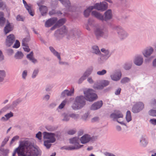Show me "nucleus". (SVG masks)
I'll use <instances>...</instances> for the list:
<instances>
[{"label":"nucleus","mask_w":156,"mask_h":156,"mask_svg":"<svg viewBox=\"0 0 156 156\" xmlns=\"http://www.w3.org/2000/svg\"><path fill=\"white\" fill-rule=\"evenodd\" d=\"M28 75V71L26 70L23 71L22 73V77L23 80H26Z\"/></svg>","instance_id":"nucleus-46"},{"label":"nucleus","mask_w":156,"mask_h":156,"mask_svg":"<svg viewBox=\"0 0 156 156\" xmlns=\"http://www.w3.org/2000/svg\"><path fill=\"white\" fill-rule=\"evenodd\" d=\"M107 3L105 1L101 2L99 3H97L94 6H91L88 7L84 11V15L85 17H87L89 16L91 10L94 9L103 11L107 9Z\"/></svg>","instance_id":"nucleus-4"},{"label":"nucleus","mask_w":156,"mask_h":156,"mask_svg":"<svg viewBox=\"0 0 156 156\" xmlns=\"http://www.w3.org/2000/svg\"><path fill=\"white\" fill-rule=\"evenodd\" d=\"M39 9L41 15L43 16L45 15L48 11V8L45 6L41 5Z\"/></svg>","instance_id":"nucleus-29"},{"label":"nucleus","mask_w":156,"mask_h":156,"mask_svg":"<svg viewBox=\"0 0 156 156\" xmlns=\"http://www.w3.org/2000/svg\"><path fill=\"white\" fill-rule=\"evenodd\" d=\"M43 137L44 139H48L47 140L51 142H55L56 141L55 136L56 134L53 133H49L44 132L43 133Z\"/></svg>","instance_id":"nucleus-12"},{"label":"nucleus","mask_w":156,"mask_h":156,"mask_svg":"<svg viewBox=\"0 0 156 156\" xmlns=\"http://www.w3.org/2000/svg\"><path fill=\"white\" fill-rule=\"evenodd\" d=\"M56 105L57 104L56 102H52L49 105V107L50 108H54Z\"/></svg>","instance_id":"nucleus-60"},{"label":"nucleus","mask_w":156,"mask_h":156,"mask_svg":"<svg viewBox=\"0 0 156 156\" xmlns=\"http://www.w3.org/2000/svg\"><path fill=\"white\" fill-rule=\"evenodd\" d=\"M150 122L151 124L155 125H156V119H151L149 121Z\"/></svg>","instance_id":"nucleus-64"},{"label":"nucleus","mask_w":156,"mask_h":156,"mask_svg":"<svg viewBox=\"0 0 156 156\" xmlns=\"http://www.w3.org/2000/svg\"><path fill=\"white\" fill-rule=\"evenodd\" d=\"M53 143V142H51L48 140H46L44 141V144L46 148L48 149L51 147L52 145L51 143Z\"/></svg>","instance_id":"nucleus-43"},{"label":"nucleus","mask_w":156,"mask_h":156,"mask_svg":"<svg viewBox=\"0 0 156 156\" xmlns=\"http://www.w3.org/2000/svg\"><path fill=\"white\" fill-rule=\"evenodd\" d=\"M110 117L113 121H116L122 125H126L125 123L122 121L123 115L120 111H115L111 114Z\"/></svg>","instance_id":"nucleus-8"},{"label":"nucleus","mask_w":156,"mask_h":156,"mask_svg":"<svg viewBox=\"0 0 156 156\" xmlns=\"http://www.w3.org/2000/svg\"><path fill=\"white\" fill-rule=\"evenodd\" d=\"M21 102V100L19 99H17L14 101L12 105H10L11 108H13L16 107Z\"/></svg>","instance_id":"nucleus-37"},{"label":"nucleus","mask_w":156,"mask_h":156,"mask_svg":"<svg viewBox=\"0 0 156 156\" xmlns=\"http://www.w3.org/2000/svg\"><path fill=\"white\" fill-rule=\"evenodd\" d=\"M0 151L1 154V156H7L9 152V150L8 149H4L2 147L0 148Z\"/></svg>","instance_id":"nucleus-33"},{"label":"nucleus","mask_w":156,"mask_h":156,"mask_svg":"<svg viewBox=\"0 0 156 156\" xmlns=\"http://www.w3.org/2000/svg\"><path fill=\"white\" fill-rule=\"evenodd\" d=\"M109 83V81L104 80L102 82L101 85H97L95 84L93 86V87L95 89H103L104 87L108 85Z\"/></svg>","instance_id":"nucleus-23"},{"label":"nucleus","mask_w":156,"mask_h":156,"mask_svg":"<svg viewBox=\"0 0 156 156\" xmlns=\"http://www.w3.org/2000/svg\"><path fill=\"white\" fill-rule=\"evenodd\" d=\"M67 101V100L66 99L64 100L58 106V108L59 109L63 108L66 104Z\"/></svg>","instance_id":"nucleus-49"},{"label":"nucleus","mask_w":156,"mask_h":156,"mask_svg":"<svg viewBox=\"0 0 156 156\" xmlns=\"http://www.w3.org/2000/svg\"><path fill=\"white\" fill-rule=\"evenodd\" d=\"M92 89H88L84 91L86 99L83 96L76 97L74 103L72 105V108L74 110L81 109L86 104V99L90 101L95 100L98 98L97 95Z\"/></svg>","instance_id":"nucleus-2"},{"label":"nucleus","mask_w":156,"mask_h":156,"mask_svg":"<svg viewBox=\"0 0 156 156\" xmlns=\"http://www.w3.org/2000/svg\"><path fill=\"white\" fill-rule=\"evenodd\" d=\"M154 51L153 48L149 46L145 48L142 51V53L144 56L146 58H148L152 54Z\"/></svg>","instance_id":"nucleus-15"},{"label":"nucleus","mask_w":156,"mask_h":156,"mask_svg":"<svg viewBox=\"0 0 156 156\" xmlns=\"http://www.w3.org/2000/svg\"><path fill=\"white\" fill-rule=\"evenodd\" d=\"M49 48L54 55L56 57L58 58H60V54L53 47L50 46L49 47Z\"/></svg>","instance_id":"nucleus-32"},{"label":"nucleus","mask_w":156,"mask_h":156,"mask_svg":"<svg viewBox=\"0 0 156 156\" xmlns=\"http://www.w3.org/2000/svg\"><path fill=\"white\" fill-rule=\"evenodd\" d=\"M107 72V71L105 69H103L101 71H98L97 72V75L99 76H102L105 75Z\"/></svg>","instance_id":"nucleus-47"},{"label":"nucleus","mask_w":156,"mask_h":156,"mask_svg":"<svg viewBox=\"0 0 156 156\" xmlns=\"http://www.w3.org/2000/svg\"><path fill=\"white\" fill-rule=\"evenodd\" d=\"M23 56V54L20 51H17L15 54V58L17 59H21Z\"/></svg>","instance_id":"nucleus-39"},{"label":"nucleus","mask_w":156,"mask_h":156,"mask_svg":"<svg viewBox=\"0 0 156 156\" xmlns=\"http://www.w3.org/2000/svg\"><path fill=\"white\" fill-rule=\"evenodd\" d=\"M59 60L58 63L59 65H65V66H68L69 65V63L66 62H63L61 61V58L60 57V58H58Z\"/></svg>","instance_id":"nucleus-52"},{"label":"nucleus","mask_w":156,"mask_h":156,"mask_svg":"<svg viewBox=\"0 0 156 156\" xmlns=\"http://www.w3.org/2000/svg\"><path fill=\"white\" fill-rule=\"evenodd\" d=\"M93 70V68L92 67L88 68L83 73L81 77L79 79L78 83L79 84L81 83L91 74Z\"/></svg>","instance_id":"nucleus-10"},{"label":"nucleus","mask_w":156,"mask_h":156,"mask_svg":"<svg viewBox=\"0 0 156 156\" xmlns=\"http://www.w3.org/2000/svg\"><path fill=\"white\" fill-rule=\"evenodd\" d=\"M70 118L74 119L77 120L80 118V115L78 114L70 113Z\"/></svg>","instance_id":"nucleus-45"},{"label":"nucleus","mask_w":156,"mask_h":156,"mask_svg":"<svg viewBox=\"0 0 156 156\" xmlns=\"http://www.w3.org/2000/svg\"><path fill=\"white\" fill-rule=\"evenodd\" d=\"M93 137L88 134H85L81 137L80 139V140L81 143L86 144L90 141H92Z\"/></svg>","instance_id":"nucleus-14"},{"label":"nucleus","mask_w":156,"mask_h":156,"mask_svg":"<svg viewBox=\"0 0 156 156\" xmlns=\"http://www.w3.org/2000/svg\"><path fill=\"white\" fill-rule=\"evenodd\" d=\"M13 114L11 112L9 113L6 114L5 115V117H6L8 120L10 118L13 117Z\"/></svg>","instance_id":"nucleus-54"},{"label":"nucleus","mask_w":156,"mask_h":156,"mask_svg":"<svg viewBox=\"0 0 156 156\" xmlns=\"http://www.w3.org/2000/svg\"><path fill=\"white\" fill-rule=\"evenodd\" d=\"M52 88V87L51 86V85H48L46 86L45 90L47 92L50 91L51 90Z\"/></svg>","instance_id":"nucleus-63"},{"label":"nucleus","mask_w":156,"mask_h":156,"mask_svg":"<svg viewBox=\"0 0 156 156\" xmlns=\"http://www.w3.org/2000/svg\"><path fill=\"white\" fill-rule=\"evenodd\" d=\"M61 3L66 7L69 8V10L72 11L70 9L72 7L70 6V3L69 0H59Z\"/></svg>","instance_id":"nucleus-27"},{"label":"nucleus","mask_w":156,"mask_h":156,"mask_svg":"<svg viewBox=\"0 0 156 156\" xmlns=\"http://www.w3.org/2000/svg\"><path fill=\"white\" fill-rule=\"evenodd\" d=\"M10 108H11L10 105H8L3 108L0 110V115H2L3 113L6 112L7 110H9Z\"/></svg>","instance_id":"nucleus-36"},{"label":"nucleus","mask_w":156,"mask_h":156,"mask_svg":"<svg viewBox=\"0 0 156 156\" xmlns=\"http://www.w3.org/2000/svg\"><path fill=\"white\" fill-rule=\"evenodd\" d=\"M70 118V113H64L61 115L62 120L63 121L68 122L69 121Z\"/></svg>","instance_id":"nucleus-25"},{"label":"nucleus","mask_w":156,"mask_h":156,"mask_svg":"<svg viewBox=\"0 0 156 156\" xmlns=\"http://www.w3.org/2000/svg\"><path fill=\"white\" fill-rule=\"evenodd\" d=\"M23 2L25 8L28 11L29 13L31 16H33L34 15V13L32 9V5L30 4H27L25 0H23Z\"/></svg>","instance_id":"nucleus-20"},{"label":"nucleus","mask_w":156,"mask_h":156,"mask_svg":"<svg viewBox=\"0 0 156 156\" xmlns=\"http://www.w3.org/2000/svg\"><path fill=\"white\" fill-rule=\"evenodd\" d=\"M132 64V62L126 63L124 65L123 67L126 70H129L131 68Z\"/></svg>","instance_id":"nucleus-40"},{"label":"nucleus","mask_w":156,"mask_h":156,"mask_svg":"<svg viewBox=\"0 0 156 156\" xmlns=\"http://www.w3.org/2000/svg\"><path fill=\"white\" fill-rule=\"evenodd\" d=\"M19 138V136H14L12 139L10 143V144H12L15 141L17 140Z\"/></svg>","instance_id":"nucleus-58"},{"label":"nucleus","mask_w":156,"mask_h":156,"mask_svg":"<svg viewBox=\"0 0 156 156\" xmlns=\"http://www.w3.org/2000/svg\"><path fill=\"white\" fill-rule=\"evenodd\" d=\"M76 132L75 129H71L68 131V133L69 135H73Z\"/></svg>","instance_id":"nucleus-59"},{"label":"nucleus","mask_w":156,"mask_h":156,"mask_svg":"<svg viewBox=\"0 0 156 156\" xmlns=\"http://www.w3.org/2000/svg\"><path fill=\"white\" fill-rule=\"evenodd\" d=\"M15 40L14 35L13 34H10L7 37L6 42V45L8 47L10 46L14 42Z\"/></svg>","instance_id":"nucleus-19"},{"label":"nucleus","mask_w":156,"mask_h":156,"mask_svg":"<svg viewBox=\"0 0 156 156\" xmlns=\"http://www.w3.org/2000/svg\"><path fill=\"white\" fill-rule=\"evenodd\" d=\"M27 58L34 64L37 62V60L33 57V53L32 51L27 55Z\"/></svg>","instance_id":"nucleus-28"},{"label":"nucleus","mask_w":156,"mask_h":156,"mask_svg":"<svg viewBox=\"0 0 156 156\" xmlns=\"http://www.w3.org/2000/svg\"><path fill=\"white\" fill-rule=\"evenodd\" d=\"M41 150L35 148L32 143L28 140L20 142L19 147L14 150L12 156L17 153L18 156H37L41 154Z\"/></svg>","instance_id":"nucleus-1"},{"label":"nucleus","mask_w":156,"mask_h":156,"mask_svg":"<svg viewBox=\"0 0 156 156\" xmlns=\"http://www.w3.org/2000/svg\"><path fill=\"white\" fill-rule=\"evenodd\" d=\"M66 22V20L64 18H62L58 21L57 20L56 23L58 27H59L63 25Z\"/></svg>","instance_id":"nucleus-38"},{"label":"nucleus","mask_w":156,"mask_h":156,"mask_svg":"<svg viewBox=\"0 0 156 156\" xmlns=\"http://www.w3.org/2000/svg\"><path fill=\"white\" fill-rule=\"evenodd\" d=\"M89 115V114L88 112L85 113L82 116V119L83 120H86L87 118H88Z\"/></svg>","instance_id":"nucleus-62"},{"label":"nucleus","mask_w":156,"mask_h":156,"mask_svg":"<svg viewBox=\"0 0 156 156\" xmlns=\"http://www.w3.org/2000/svg\"><path fill=\"white\" fill-rule=\"evenodd\" d=\"M92 48V53L100 56V58L98 60V62L100 63H102L106 61L110 56L108 51L105 48L101 49V51L103 53V54L101 53L98 47L97 46H93Z\"/></svg>","instance_id":"nucleus-3"},{"label":"nucleus","mask_w":156,"mask_h":156,"mask_svg":"<svg viewBox=\"0 0 156 156\" xmlns=\"http://www.w3.org/2000/svg\"><path fill=\"white\" fill-rule=\"evenodd\" d=\"M126 119L127 122H129L132 120L131 112L129 111H128L126 112Z\"/></svg>","instance_id":"nucleus-42"},{"label":"nucleus","mask_w":156,"mask_h":156,"mask_svg":"<svg viewBox=\"0 0 156 156\" xmlns=\"http://www.w3.org/2000/svg\"><path fill=\"white\" fill-rule=\"evenodd\" d=\"M16 20L18 21H23L25 17H23L22 16L19 15L17 16H16Z\"/></svg>","instance_id":"nucleus-53"},{"label":"nucleus","mask_w":156,"mask_h":156,"mask_svg":"<svg viewBox=\"0 0 156 156\" xmlns=\"http://www.w3.org/2000/svg\"><path fill=\"white\" fill-rule=\"evenodd\" d=\"M144 106V104L142 102H138L133 107L132 110V111L134 113L139 112L143 109Z\"/></svg>","instance_id":"nucleus-13"},{"label":"nucleus","mask_w":156,"mask_h":156,"mask_svg":"<svg viewBox=\"0 0 156 156\" xmlns=\"http://www.w3.org/2000/svg\"><path fill=\"white\" fill-rule=\"evenodd\" d=\"M22 46L23 47V48L25 51L28 52L30 51V49L29 48L28 44L26 45H22Z\"/></svg>","instance_id":"nucleus-55"},{"label":"nucleus","mask_w":156,"mask_h":156,"mask_svg":"<svg viewBox=\"0 0 156 156\" xmlns=\"http://www.w3.org/2000/svg\"><path fill=\"white\" fill-rule=\"evenodd\" d=\"M94 34L97 38L102 37L106 38L108 35V31L101 27H97L94 31Z\"/></svg>","instance_id":"nucleus-9"},{"label":"nucleus","mask_w":156,"mask_h":156,"mask_svg":"<svg viewBox=\"0 0 156 156\" xmlns=\"http://www.w3.org/2000/svg\"><path fill=\"white\" fill-rule=\"evenodd\" d=\"M49 48L54 55L56 57L58 58H60V54L53 47L50 46L49 47Z\"/></svg>","instance_id":"nucleus-31"},{"label":"nucleus","mask_w":156,"mask_h":156,"mask_svg":"<svg viewBox=\"0 0 156 156\" xmlns=\"http://www.w3.org/2000/svg\"><path fill=\"white\" fill-rule=\"evenodd\" d=\"M74 89L72 88L70 90H64L61 93V96L65 97L66 96H72L74 93Z\"/></svg>","instance_id":"nucleus-22"},{"label":"nucleus","mask_w":156,"mask_h":156,"mask_svg":"<svg viewBox=\"0 0 156 156\" xmlns=\"http://www.w3.org/2000/svg\"><path fill=\"white\" fill-rule=\"evenodd\" d=\"M49 14L51 16L55 14H62V13L60 11H56L55 10L53 9L49 12Z\"/></svg>","instance_id":"nucleus-44"},{"label":"nucleus","mask_w":156,"mask_h":156,"mask_svg":"<svg viewBox=\"0 0 156 156\" xmlns=\"http://www.w3.org/2000/svg\"><path fill=\"white\" fill-rule=\"evenodd\" d=\"M102 105L103 102L101 101L95 102L92 105L90 109L93 110H98L102 107Z\"/></svg>","instance_id":"nucleus-21"},{"label":"nucleus","mask_w":156,"mask_h":156,"mask_svg":"<svg viewBox=\"0 0 156 156\" xmlns=\"http://www.w3.org/2000/svg\"><path fill=\"white\" fill-rule=\"evenodd\" d=\"M57 20L58 19L56 17L51 18L46 21L45 26L47 27H50L55 23H56Z\"/></svg>","instance_id":"nucleus-18"},{"label":"nucleus","mask_w":156,"mask_h":156,"mask_svg":"<svg viewBox=\"0 0 156 156\" xmlns=\"http://www.w3.org/2000/svg\"><path fill=\"white\" fill-rule=\"evenodd\" d=\"M69 36L74 38H78L79 37V33L77 30H73L70 32Z\"/></svg>","instance_id":"nucleus-30"},{"label":"nucleus","mask_w":156,"mask_h":156,"mask_svg":"<svg viewBox=\"0 0 156 156\" xmlns=\"http://www.w3.org/2000/svg\"><path fill=\"white\" fill-rule=\"evenodd\" d=\"M20 46V43L18 40H16V42L13 46V47L15 48H18Z\"/></svg>","instance_id":"nucleus-56"},{"label":"nucleus","mask_w":156,"mask_h":156,"mask_svg":"<svg viewBox=\"0 0 156 156\" xmlns=\"http://www.w3.org/2000/svg\"><path fill=\"white\" fill-rule=\"evenodd\" d=\"M3 16V13L0 12V26H3L5 22V19Z\"/></svg>","instance_id":"nucleus-34"},{"label":"nucleus","mask_w":156,"mask_h":156,"mask_svg":"<svg viewBox=\"0 0 156 156\" xmlns=\"http://www.w3.org/2000/svg\"><path fill=\"white\" fill-rule=\"evenodd\" d=\"M13 29V26L12 24L7 23V24L5 27L4 29L5 33V34L9 33V32L12 31Z\"/></svg>","instance_id":"nucleus-24"},{"label":"nucleus","mask_w":156,"mask_h":156,"mask_svg":"<svg viewBox=\"0 0 156 156\" xmlns=\"http://www.w3.org/2000/svg\"><path fill=\"white\" fill-rule=\"evenodd\" d=\"M70 142L71 144H73L74 146H66L61 147V150H72L75 149H78L82 147L83 145L80 144H79L80 139L78 137H76L70 139Z\"/></svg>","instance_id":"nucleus-5"},{"label":"nucleus","mask_w":156,"mask_h":156,"mask_svg":"<svg viewBox=\"0 0 156 156\" xmlns=\"http://www.w3.org/2000/svg\"><path fill=\"white\" fill-rule=\"evenodd\" d=\"M114 29L116 31L118 37L121 41L126 39L129 35L128 33L120 26H115Z\"/></svg>","instance_id":"nucleus-7"},{"label":"nucleus","mask_w":156,"mask_h":156,"mask_svg":"<svg viewBox=\"0 0 156 156\" xmlns=\"http://www.w3.org/2000/svg\"><path fill=\"white\" fill-rule=\"evenodd\" d=\"M130 80V79L129 78L125 77L121 80V82L122 83H125L129 82Z\"/></svg>","instance_id":"nucleus-50"},{"label":"nucleus","mask_w":156,"mask_h":156,"mask_svg":"<svg viewBox=\"0 0 156 156\" xmlns=\"http://www.w3.org/2000/svg\"><path fill=\"white\" fill-rule=\"evenodd\" d=\"M36 136L39 140H41V132H39L36 134Z\"/></svg>","instance_id":"nucleus-61"},{"label":"nucleus","mask_w":156,"mask_h":156,"mask_svg":"<svg viewBox=\"0 0 156 156\" xmlns=\"http://www.w3.org/2000/svg\"><path fill=\"white\" fill-rule=\"evenodd\" d=\"M149 114L153 116H156V110L151 109L148 112Z\"/></svg>","instance_id":"nucleus-48"},{"label":"nucleus","mask_w":156,"mask_h":156,"mask_svg":"<svg viewBox=\"0 0 156 156\" xmlns=\"http://www.w3.org/2000/svg\"><path fill=\"white\" fill-rule=\"evenodd\" d=\"M67 30L65 27H62L58 30L56 32V36L57 39L62 38L63 36L66 34Z\"/></svg>","instance_id":"nucleus-11"},{"label":"nucleus","mask_w":156,"mask_h":156,"mask_svg":"<svg viewBox=\"0 0 156 156\" xmlns=\"http://www.w3.org/2000/svg\"><path fill=\"white\" fill-rule=\"evenodd\" d=\"M39 72V69H35L32 73V74L31 75V78L32 79H34L35 78L36 76H37L38 73Z\"/></svg>","instance_id":"nucleus-41"},{"label":"nucleus","mask_w":156,"mask_h":156,"mask_svg":"<svg viewBox=\"0 0 156 156\" xmlns=\"http://www.w3.org/2000/svg\"><path fill=\"white\" fill-rule=\"evenodd\" d=\"M5 76V73L4 70H0V82H2Z\"/></svg>","instance_id":"nucleus-35"},{"label":"nucleus","mask_w":156,"mask_h":156,"mask_svg":"<svg viewBox=\"0 0 156 156\" xmlns=\"http://www.w3.org/2000/svg\"><path fill=\"white\" fill-rule=\"evenodd\" d=\"M30 40V38L29 37H27L23 39L22 40V45H27L28 44L27 43Z\"/></svg>","instance_id":"nucleus-51"},{"label":"nucleus","mask_w":156,"mask_h":156,"mask_svg":"<svg viewBox=\"0 0 156 156\" xmlns=\"http://www.w3.org/2000/svg\"><path fill=\"white\" fill-rule=\"evenodd\" d=\"M92 15L102 21H107L110 20L112 17V11L110 9L108 10L105 12L104 16L96 11H92Z\"/></svg>","instance_id":"nucleus-6"},{"label":"nucleus","mask_w":156,"mask_h":156,"mask_svg":"<svg viewBox=\"0 0 156 156\" xmlns=\"http://www.w3.org/2000/svg\"><path fill=\"white\" fill-rule=\"evenodd\" d=\"M144 62V58L141 55H136L134 58L133 62L136 66H141Z\"/></svg>","instance_id":"nucleus-16"},{"label":"nucleus","mask_w":156,"mask_h":156,"mask_svg":"<svg viewBox=\"0 0 156 156\" xmlns=\"http://www.w3.org/2000/svg\"><path fill=\"white\" fill-rule=\"evenodd\" d=\"M122 74L119 71H116L110 75L111 79L114 81L119 80L121 77Z\"/></svg>","instance_id":"nucleus-17"},{"label":"nucleus","mask_w":156,"mask_h":156,"mask_svg":"<svg viewBox=\"0 0 156 156\" xmlns=\"http://www.w3.org/2000/svg\"><path fill=\"white\" fill-rule=\"evenodd\" d=\"M151 105L152 107L156 108V99L152 100Z\"/></svg>","instance_id":"nucleus-57"},{"label":"nucleus","mask_w":156,"mask_h":156,"mask_svg":"<svg viewBox=\"0 0 156 156\" xmlns=\"http://www.w3.org/2000/svg\"><path fill=\"white\" fill-rule=\"evenodd\" d=\"M140 145L141 146L143 147H145L148 144V140L145 137H142L140 139Z\"/></svg>","instance_id":"nucleus-26"}]
</instances>
